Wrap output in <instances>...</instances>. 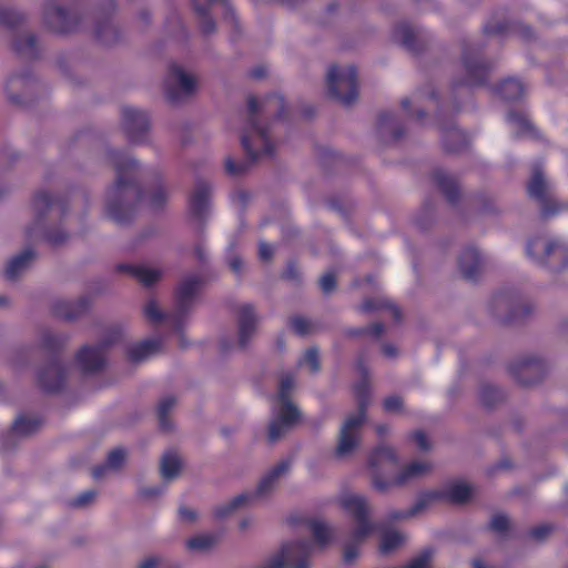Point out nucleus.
<instances>
[{"label": "nucleus", "instance_id": "f257e3e1", "mask_svg": "<svg viewBox=\"0 0 568 568\" xmlns=\"http://www.w3.org/2000/svg\"><path fill=\"white\" fill-rule=\"evenodd\" d=\"M109 159L116 179L106 190V215L118 224H126L132 221L144 196L136 180L139 162L121 150H111Z\"/></svg>", "mask_w": 568, "mask_h": 568}, {"label": "nucleus", "instance_id": "f03ea898", "mask_svg": "<svg viewBox=\"0 0 568 568\" xmlns=\"http://www.w3.org/2000/svg\"><path fill=\"white\" fill-rule=\"evenodd\" d=\"M247 108V123L241 136V143L248 160L235 162L231 158L226 159L225 170L232 176L245 173L258 159L274 155L270 130L258 122L260 104L255 97L248 98Z\"/></svg>", "mask_w": 568, "mask_h": 568}, {"label": "nucleus", "instance_id": "7ed1b4c3", "mask_svg": "<svg viewBox=\"0 0 568 568\" xmlns=\"http://www.w3.org/2000/svg\"><path fill=\"white\" fill-rule=\"evenodd\" d=\"M368 464L373 470V486L382 493L393 486H403L408 480L428 473L432 468L429 463L413 462L404 467L395 477H385L381 468H394L398 465V457L395 450L388 446H377L373 449L368 457Z\"/></svg>", "mask_w": 568, "mask_h": 568}, {"label": "nucleus", "instance_id": "20e7f679", "mask_svg": "<svg viewBox=\"0 0 568 568\" xmlns=\"http://www.w3.org/2000/svg\"><path fill=\"white\" fill-rule=\"evenodd\" d=\"M356 369L362 376L361 381L354 385V395L357 399L358 412L357 414L349 416L341 428L339 439L335 450V454L338 457H343L355 449L359 443L356 433L366 420L371 388L368 368L363 358H358L356 362Z\"/></svg>", "mask_w": 568, "mask_h": 568}, {"label": "nucleus", "instance_id": "39448f33", "mask_svg": "<svg viewBox=\"0 0 568 568\" xmlns=\"http://www.w3.org/2000/svg\"><path fill=\"white\" fill-rule=\"evenodd\" d=\"M67 338L61 335L45 333L42 347L49 353L48 363L38 373V384L44 393L54 394L62 390L67 379V368L61 353Z\"/></svg>", "mask_w": 568, "mask_h": 568}, {"label": "nucleus", "instance_id": "423d86ee", "mask_svg": "<svg viewBox=\"0 0 568 568\" xmlns=\"http://www.w3.org/2000/svg\"><path fill=\"white\" fill-rule=\"evenodd\" d=\"M341 505L357 521V527L352 534L354 542L347 544L344 548V561L351 564L357 558L359 552L357 542L368 537L377 528V525L371 523L368 519L369 509L367 499L364 496H345L341 500Z\"/></svg>", "mask_w": 568, "mask_h": 568}, {"label": "nucleus", "instance_id": "0eeeda50", "mask_svg": "<svg viewBox=\"0 0 568 568\" xmlns=\"http://www.w3.org/2000/svg\"><path fill=\"white\" fill-rule=\"evenodd\" d=\"M463 75L454 78L452 87L459 88L484 87L488 82L493 64L483 58V50L478 47L465 44L462 51Z\"/></svg>", "mask_w": 568, "mask_h": 568}, {"label": "nucleus", "instance_id": "6e6552de", "mask_svg": "<svg viewBox=\"0 0 568 568\" xmlns=\"http://www.w3.org/2000/svg\"><path fill=\"white\" fill-rule=\"evenodd\" d=\"M471 497V487L464 483H454L447 489L429 490L423 493L416 503L408 510H394L388 515L389 520H400L410 518L430 504L437 500H444L452 504H465Z\"/></svg>", "mask_w": 568, "mask_h": 568}, {"label": "nucleus", "instance_id": "1a4fd4ad", "mask_svg": "<svg viewBox=\"0 0 568 568\" xmlns=\"http://www.w3.org/2000/svg\"><path fill=\"white\" fill-rule=\"evenodd\" d=\"M328 97L345 106L358 98L357 69L354 65L342 68L333 64L327 71Z\"/></svg>", "mask_w": 568, "mask_h": 568}, {"label": "nucleus", "instance_id": "9d476101", "mask_svg": "<svg viewBox=\"0 0 568 568\" xmlns=\"http://www.w3.org/2000/svg\"><path fill=\"white\" fill-rule=\"evenodd\" d=\"M526 254L551 271H561L568 266V246L560 240L545 242L539 236L530 239L526 246Z\"/></svg>", "mask_w": 568, "mask_h": 568}, {"label": "nucleus", "instance_id": "9b49d317", "mask_svg": "<svg viewBox=\"0 0 568 568\" xmlns=\"http://www.w3.org/2000/svg\"><path fill=\"white\" fill-rule=\"evenodd\" d=\"M290 469V462L282 460L270 469V471L260 480L254 493H244L235 496L226 505L219 506L214 509V517L222 519L231 515L237 508L248 504L252 499L263 497L274 487L278 477Z\"/></svg>", "mask_w": 568, "mask_h": 568}, {"label": "nucleus", "instance_id": "f8f14e48", "mask_svg": "<svg viewBox=\"0 0 568 568\" xmlns=\"http://www.w3.org/2000/svg\"><path fill=\"white\" fill-rule=\"evenodd\" d=\"M312 549V542L306 539L286 542L270 559L266 568H310Z\"/></svg>", "mask_w": 568, "mask_h": 568}, {"label": "nucleus", "instance_id": "ddd939ff", "mask_svg": "<svg viewBox=\"0 0 568 568\" xmlns=\"http://www.w3.org/2000/svg\"><path fill=\"white\" fill-rule=\"evenodd\" d=\"M32 209L34 211V221L30 225L26 235L28 239L36 236L37 229H42L49 213L57 211L61 217L68 212V200L65 197L52 196L51 194L40 191L32 197Z\"/></svg>", "mask_w": 568, "mask_h": 568}, {"label": "nucleus", "instance_id": "4468645a", "mask_svg": "<svg viewBox=\"0 0 568 568\" xmlns=\"http://www.w3.org/2000/svg\"><path fill=\"white\" fill-rule=\"evenodd\" d=\"M508 372L519 385L530 386L544 378L547 365L539 357L526 356L511 362Z\"/></svg>", "mask_w": 568, "mask_h": 568}, {"label": "nucleus", "instance_id": "2eb2a0df", "mask_svg": "<svg viewBox=\"0 0 568 568\" xmlns=\"http://www.w3.org/2000/svg\"><path fill=\"white\" fill-rule=\"evenodd\" d=\"M165 97L170 103H176L183 97H189L196 89L195 79L184 72L176 63L169 67V73L164 82Z\"/></svg>", "mask_w": 568, "mask_h": 568}, {"label": "nucleus", "instance_id": "dca6fc26", "mask_svg": "<svg viewBox=\"0 0 568 568\" xmlns=\"http://www.w3.org/2000/svg\"><path fill=\"white\" fill-rule=\"evenodd\" d=\"M120 336H109L106 341L98 345H84L75 355V361L83 373L100 372L105 366V356L109 347L115 344Z\"/></svg>", "mask_w": 568, "mask_h": 568}, {"label": "nucleus", "instance_id": "f3484780", "mask_svg": "<svg viewBox=\"0 0 568 568\" xmlns=\"http://www.w3.org/2000/svg\"><path fill=\"white\" fill-rule=\"evenodd\" d=\"M491 303L496 308L504 306L509 311V314L505 318L506 323H511L531 313V306L514 288H505L496 292L493 295Z\"/></svg>", "mask_w": 568, "mask_h": 568}, {"label": "nucleus", "instance_id": "a211bd4d", "mask_svg": "<svg viewBox=\"0 0 568 568\" xmlns=\"http://www.w3.org/2000/svg\"><path fill=\"white\" fill-rule=\"evenodd\" d=\"M81 18L75 12H70L60 6H48L44 10V23L49 30L65 34L77 31Z\"/></svg>", "mask_w": 568, "mask_h": 568}, {"label": "nucleus", "instance_id": "6ab92c4d", "mask_svg": "<svg viewBox=\"0 0 568 568\" xmlns=\"http://www.w3.org/2000/svg\"><path fill=\"white\" fill-rule=\"evenodd\" d=\"M202 285V281L199 276H189L180 283L174 292V311L178 322L184 321L187 313L190 312L194 298L199 293Z\"/></svg>", "mask_w": 568, "mask_h": 568}, {"label": "nucleus", "instance_id": "aec40b11", "mask_svg": "<svg viewBox=\"0 0 568 568\" xmlns=\"http://www.w3.org/2000/svg\"><path fill=\"white\" fill-rule=\"evenodd\" d=\"M527 192L531 199L539 203L544 217L555 215L561 210V206L549 195L548 185L539 170H536L529 180Z\"/></svg>", "mask_w": 568, "mask_h": 568}, {"label": "nucleus", "instance_id": "412c9836", "mask_svg": "<svg viewBox=\"0 0 568 568\" xmlns=\"http://www.w3.org/2000/svg\"><path fill=\"white\" fill-rule=\"evenodd\" d=\"M122 122L131 143H140L145 139L150 126V119L146 112L125 106L122 110Z\"/></svg>", "mask_w": 568, "mask_h": 568}, {"label": "nucleus", "instance_id": "4be33fe9", "mask_svg": "<svg viewBox=\"0 0 568 568\" xmlns=\"http://www.w3.org/2000/svg\"><path fill=\"white\" fill-rule=\"evenodd\" d=\"M393 39L413 54L420 53L425 47L420 32L407 22L394 27Z\"/></svg>", "mask_w": 568, "mask_h": 568}, {"label": "nucleus", "instance_id": "5701e85b", "mask_svg": "<svg viewBox=\"0 0 568 568\" xmlns=\"http://www.w3.org/2000/svg\"><path fill=\"white\" fill-rule=\"evenodd\" d=\"M484 258L473 246L465 247L458 257V268L464 280L476 282L481 273Z\"/></svg>", "mask_w": 568, "mask_h": 568}, {"label": "nucleus", "instance_id": "b1692460", "mask_svg": "<svg viewBox=\"0 0 568 568\" xmlns=\"http://www.w3.org/2000/svg\"><path fill=\"white\" fill-rule=\"evenodd\" d=\"M90 307V298L82 296L77 301L58 300L51 306L53 316L73 321L83 315Z\"/></svg>", "mask_w": 568, "mask_h": 568}, {"label": "nucleus", "instance_id": "393cba45", "mask_svg": "<svg viewBox=\"0 0 568 568\" xmlns=\"http://www.w3.org/2000/svg\"><path fill=\"white\" fill-rule=\"evenodd\" d=\"M483 30L487 36L498 37H504L510 32H518L525 40H529L534 36L532 29L528 26H521L507 19L496 21L494 17L484 24Z\"/></svg>", "mask_w": 568, "mask_h": 568}, {"label": "nucleus", "instance_id": "a878e982", "mask_svg": "<svg viewBox=\"0 0 568 568\" xmlns=\"http://www.w3.org/2000/svg\"><path fill=\"white\" fill-rule=\"evenodd\" d=\"M239 346L245 348L255 333L257 316L251 304H244L239 308Z\"/></svg>", "mask_w": 568, "mask_h": 568}, {"label": "nucleus", "instance_id": "bb28decb", "mask_svg": "<svg viewBox=\"0 0 568 568\" xmlns=\"http://www.w3.org/2000/svg\"><path fill=\"white\" fill-rule=\"evenodd\" d=\"M442 142L445 152L447 153H459L467 149L469 144L468 134L455 126L454 124L448 126H440Z\"/></svg>", "mask_w": 568, "mask_h": 568}, {"label": "nucleus", "instance_id": "cd10ccee", "mask_svg": "<svg viewBox=\"0 0 568 568\" xmlns=\"http://www.w3.org/2000/svg\"><path fill=\"white\" fill-rule=\"evenodd\" d=\"M211 195V185L205 181H199L190 195L189 207L193 217L201 220L205 216Z\"/></svg>", "mask_w": 568, "mask_h": 568}, {"label": "nucleus", "instance_id": "c85d7f7f", "mask_svg": "<svg viewBox=\"0 0 568 568\" xmlns=\"http://www.w3.org/2000/svg\"><path fill=\"white\" fill-rule=\"evenodd\" d=\"M115 270L120 273L130 275L146 287L155 284L162 276L161 271L144 267L142 265L121 263L116 265Z\"/></svg>", "mask_w": 568, "mask_h": 568}, {"label": "nucleus", "instance_id": "c756f323", "mask_svg": "<svg viewBox=\"0 0 568 568\" xmlns=\"http://www.w3.org/2000/svg\"><path fill=\"white\" fill-rule=\"evenodd\" d=\"M433 181L440 192L445 195L447 202L456 205L460 197V190L457 181L442 169H436L433 174Z\"/></svg>", "mask_w": 568, "mask_h": 568}, {"label": "nucleus", "instance_id": "7c9ffc66", "mask_svg": "<svg viewBox=\"0 0 568 568\" xmlns=\"http://www.w3.org/2000/svg\"><path fill=\"white\" fill-rule=\"evenodd\" d=\"M161 348L162 341L160 338H150L131 345L126 355L130 362L138 363L159 353Z\"/></svg>", "mask_w": 568, "mask_h": 568}, {"label": "nucleus", "instance_id": "2f4dec72", "mask_svg": "<svg viewBox=\"0 0 568 568\" xmlns=\"http://www.w3.org/2000/svg\"><path fill=\"white\" fill-rule=\"evenodd\" d=\"M37 253L33 248H26L20 254L13 256L6 270H4V276L9 281L17 280L22 272L30 265V263L36 258Z\"/></svg>", "mask_w": 568, "mask_h": 568}, {"label": "nucleus", "instance_id": "473e14b6", "mask_svg": "<svg viewBox=\"0 0 568 568\" xmlns=\"http://www.w3.org/2000/svg\"><path fill=\"white\" fill-rule=\"evenodd\" d=\"M493 91L505 101H515L525 94V87L518 79L508 78L495 87Z\"/></svg>", "mask_w": 568, "mask_h": 568}, {"label": "nucleus", "instance_id": "72a5a7b5", "mask_svg": "<svg viewBox=\"0 0 568 568\" xmlns=\"http://www.w3.org/2000/svg\"><path fill=\"white\" fill-rule=\"evenodd\" d=\"M506 120L511 126H514L516 136H537L536 128L525 113L510 111L508 112Z\"/></svg>", "mask_w": 568, "mask_h": 568}, {"label": "nucleus", "instance_id": "f704fd0d", "mask_svg": "<svg viewBox=\"0 0 568 568\" xmlns=\"http://www.w3.org/2000/svg\"><path fill=\"white\" fill-rule=\"evenodd\" d=\"M13 51L20 57L37 59L39 57L37 37L33 33H28L17 38L13 42Z\"/></svg>", "mask_w": 568, "mask_h": 568}, {"label": "nucleus", "instance_id": "c9c22d12", "mask_svg": "<svg viewBox=\"0 0 568 568\" xmlns=\"http://www.w3.org/2000/svg\"><path fill=\"white\" fill-rule=\"evenodd\" d=\"M144 315L149 320V322L153 324L161 323L163 321H170L174 325L176 331H180L182 327V322H178L175 315V311L172 314H165L162 312L156 302L154 300L149 301L144 306Z\"/></svg>", "mask_w": 568, "mask_h": 568}, {"label": "nucleus", "instance_id": "e433bc0d", "mask_svg": "<svg viewBox=\"0 0 568 568\" xmlns=\"http://www.w3.org/2000/svg\"><path fill=\"white\" fill-rule=\"evenodd\" d=\"M42 424L43 419L40 417L20 415L13 422L11 432L17 435L28 436L39 430Z\"/></svg>", "mask_w": 568, "mask_h": 568}, {"label": "nucleus", "instance_id": "4c0bfd02", "mask_svg": "<svg viewBox=\"0 0 568 568\" xmlns=\"http://www.w3.org/2000/svg\"><path fill=\"white\" fill-rule=\"evenodd\" d=\"M182 463L175 452H166L161 460V475L164 479L175 478L181 471Z\"/></svg>", "mask_w": 568, "mask_h": 568}, {"label": "nucleus", "instance_id": "58836bf2", "mask_svg": "<svg viewBox=\"0 0 568 568\" xmlns=\"http://www.w3.org/2000/svg\"><path fill=\"white\" fill-rule=\"evenodd\" d=\"M377 129L383 132L389 129L392 138L396 141L405 134V129L402 124L395 123V114L389 111L381 112L377 119Z\"/></svg>", "mask_w": 568, "mask_h": 568}, {"label": "nucleus", "instance_id": "ea45409f", "mask_svg": "<svg viewBox=\"0 0 568 568\" xmlns=\"http://www.w3.org/2000/svg\"><path fill=\"white\" fill-rule=\"evenodd\" d=\"M194 12L200 19V28L203 34H211L215 31V21L210 14L209 6L199 3L197 0H190Z\"/></svg>", "mask_w": 568, "mask_h": 568}, {"label": "nucleus", "instance_id": "a19ab883", "mask_svg": "<svg viewBox=\"0 0 568 568\" xmlns=\"http://www.w3.org/2000/svg\"><path fill=\"white\" fill-rule=\"evenodd\" d=\"M174 405L175 398L173 396L164 397L158 405L156 413L159 426L163 432H170L173 428V424L169 417V414Z\"/></svg>", "mask_w": 568, "mask_h": 568}, {"label": "nucleus", "instance_id": "79ce46f5", "mask_svg": "<svg viewBox=\"0 0 568 568\" xmlns=\"http://www.w3.org/2000/svg\"><path fill=\"white\" fill-rule=\"evenodd\" d=\"M263 109L265 112L273 113L276 120H282L285 115V100L278 93H271L263 100Z\"/></svg>", "mask_w": 568, "mask_h": 568}, {"label": "nucleus", "instance_id": "37998d69", "mask_svg": "<svg viewBox=\"0 0 568 568\" xmlns=\"http://www.w3.org/2000/svg\"><path fill=\"white\" fill-rule=\"evenodd\" d=\"M307 526L311 529L314 540L317 545L321 547L328 545L331 540V530L324 521L317 519H308Z\"/></svg>", "mask_w": 568, "mask_h": 568}, {"label": "nucleus", "instance_id": "c03bdc74", "mask_svg": "<svg viewBox=\"0 0 568 568\" xmlns=\"http://www.w3.org/2000/svg\"><path fill=\"white\" fill-rule=\"evenodd\" d=\"M359 308L362 312H366V313L377 311V310H383V308H389L396 321H399L400 316H402L400 310L397 306L393 305L392 303H389L387 301L379 300V298H366L362 303Z\"/></svg>", "mask_w": 568, "mask_h": 568}, {"label": "nucleus", "instance_id": "a18cd8bd", "mask_svg": "<svg viewBox=\"0 0 568 568\" xmlns=\"http://www.w3.org/2000/svg\"><path fill=\"white\" fill-rule=\"evenodd\" d=\"M404 542V536L396 530H387L381 537L379 551L387 555Z\"/></svg>", "mask_w": 568, "mask_h": 568}, {"label": "nucleus", "instance_id": "49530a36", "mask_svg": "<svg viewBox=\"0 0 568 568\" xmlns=\"http://www.w3.org/2000/svg\"><path fill=\"white\" fill-rule=\"evenodd\" d=\"M385 331V325L381 322L373 323L364 327H354L346 331V335L349 337H362L371 336L374 339H378Z\"/></svg>", "mask_w": 568, "mask_h": 568}, {"label": "nucleus", "instance_id": "de8ad7c7", "mask_svg": "<svg viewBox=\"0 0 568 568\" xmlns=\"http://www.w3.org/2000/svg\"><path fill=\"white\" fill-rule=\"evenodd\" d=\"M24 21V16L11 8L0 7V26L14 30Z\"/></svg>", "mask_w": 568, "mask_h": 568}, {"label": "nucleus", "instance_id": "09e8293b", "mask_svg": "<svg viewBox=\"0 0 568 568\" xmlns=\"http://www.w3.org/2000/svg\"><path fill=\"white\" fill-rule=\"evenodd\" d=\"M282 404L277 418L292 427L294 424L298 422L300 412L292 404L291 399L288 400H278Z\"/></svg>", "mask_w": 568, "mask_h": 568}, {"label": "nucleus", "instance_id": "8fccbe9b", "mask_svg": "<svg viewBox=\"0 0 568 568\" xmlns=\"http://www.w3.org/2000/svg\"><path fill=\"white\" fill-rule=\"evenodd\" d=\"M480 402L486 407H493L504 398L503 392L491 385H484L479 393Z\"/></svg>", "mask_w": 568, "mask_h": 568}, {"label": "nucleus", "instance_id": "3c124183", "mask_svg": "<svg viewBox=\"0 0 568 568\" xmlns=\"http://www.w3.org/2000/svg\"><path fill=\"white\" fill-rule=\"evenodd\" d=\"M288 325L292 331L300 336L311 334L314 328V325L311 321L300 315L292 316L290 318Z\"/></svg>", "mask_w": 568, "mask_h": 568}, {"label": "nucleus", "instance_id": "603ef678", "mask_svg": "<svg viewBox=\"0 0 568 568\" xmlns=\"http://www.w3.org/2000/svg\"><path fill=\"white\" fill-rule=\"evenodd\" d=\"M215 542V538L210 535H200L190 538L186 541V546L192 550H205L211 548Z\"/></svg>", "mask_w": 568, "mask_h": 568}, {"label": "nucleus", "instance_id": "864d4df0", "mask_svg": "<svg viewBox=\"0 0 568 568\" xmlns=\"http://www.w3.org/2000/svg\"><path fill=\"white\" fill-rule=\"evenodd\" d=\"M294 387V376L291 373H286L281 377L277 398L278 400L291 399V392Z\"/></svg>", "mask_w": 568, "mask_h": 568}, {"label": "nucleus", "instance_id": "5fc2aeb1", "mask_svg": "<svg viewBox=\"0 0 568 568\" xmlns=\"http://www.w3.org/2000/svg\"><path fill=\"white\" fill-rule=\"evenodd\" d=\"M288 428L290 426L282 422L281 419H278L277 417L272 419L268 427L270 442L274 443L278 440L288 430Z\"/></svg>", "mask_w": 568, "mask_h": 568}, {"label": "nucleus", "instance_id": "6e6d98bb", "mask_svg": "<svg viewBox=\"0 0 568 568\" xmlns=\"http://www.w3.org/2000/svg\"><path fill=\"white\" fill-rule=\"evenodd\" d=\"M125 460V450L123 448L112 449L106 457V466L110 469H119Z\"/></svg>", "mask_w": 568, "mask_h": 568}, {"label": "nucleus", "instance_id": "4d7b16f0", "mask_svg": "<svg viewBox=\"0 0 568 568\" xmlns=\"http://www.w3.org/2000/svg\"><path fill=\"white\" fill-rule=\"evenodd\" d=\"M69 237L68 233L63 230H45L43 232V239L51 246H57L67 241Z\"/></svg>", "mask_w": 568, "mask_h": 568}, {"label": "nucleus", "instance_id": "13d9d810", "mask_svg": "<svg viewBox=\"0 0 568 568\" xmlns=\"http://www.w3.org/2000/svg\"><path fill=\"white\" fill-rule=\"evenodd\" d=\"M307 364L313 373L320 371L321 364L318 358V351L315 347H311L305 352L303 361L298 362V365Z\"/></svg>", "mask_w": 568, "mask_h": 568}, {"label": "nucleus", "instance_id": "bf43d9fd", "mask_svg": "<svg viewBox=\"0 0 568 568\" xmlns=\"http://www.w3.org/2000/svg\"><path fill=\"white\" fill-rule=\"evenodd\" d=\"M97 496L95 490H85L81 493L78 497L69 501V506L72 508H80L89 505L93 501Z\"/></svg>", "mask_w": 568, "mask_h": 568}, {"label": "nucleus", "instance_id": "052dcab7", "mask_svg": "<svg viewBox=\"0 0 568 568\" xmlns=\"http://www.w3.org/2000/svg\"><path fill=\"white\" fill-rule=\"evenodd\" d=\"M489 527L491 530L498 534L506 532L509 529L508 517L503 514H497L493 516Z\"/></svg>", "mask_w": 568, "mask_h": 568}, {"label": "nucleus", "instance_id": "680f3d73", "mask_svg": "<svg viewBox=\"0 0 568 568\" xmlns=\"http://www.w3.org/2000/svg\"><path fill=\"white\" fill-rule=\"evenodd\" d=\"M166 202V192L163 185L158 186L150 196V205L154 209L163 207Z\"/></svg>", "mask_w": 568, "mask_h": 568}, {"label": "nucleus", "instance_id": "e2e57ef3", "mask_svg": "<svg viewBox=\"0 0 568 568\" xmlns=\"http://www.w3.org/2000/svg\"><path fill=\"white\" fill-rule=\"evenodd\" d=\"M432 558V550H425L418 557L413 559L408 565L398 568H428L429 560Z\"/></svg>", "mask_w": 568, "mask_h": 568}, {"label": "nucleus", "instance_id": "0e129e2a", "mask_svg": "<svg viewBox=\"0 0 568 568\" xmlns=\"http://www.w3.org/2000/svg\"><path fill=\"white\" fill-rule=\"evenodd\" d=\"M383 407L388 413H396L403 408V399L397 395L388 396L383 402Z\"/></svg>", "mask_w": 568, "mask_h": 568}, {"label": "nucleus", "instance_id": "69168bd1", "mask_svg": "<svg viewBox=\"0 0 568 568\" xmlns=\"http://www.w3.org/2000/svg\"><path fill=\"white\" fill-rule=\"evenodd\" d=\"M336 278L333 273H326L320 278V287L323 293L328 294L335 290Z\"/></svg>", "mask_w": 568, "mask_h": 568}, {"label": "nucleus", "instance_id": "338daca9", "mask_svg": "<svg viewBox=\"0 0 568 568\" xmlns=\"http://www.w3.org/2000/svg\"><path fill=\"white\" fill-rule=\"evenodd\" d=\"M552 530L550 525H539L529 530V537L538 541L544 540Z\"/></svg>", "mask_w": 568, "mask_h": 568}, {"label": "nucleus", "instance_id": "774afa93", "mask_svg": "<svg viewBox=\"0 0 568 568\" xmlns=\"http://www.w3.org/2000/svg\"><path fill=\"white\" fill-rule=\"evenodd\" d=\"M412 440L422 450H428L430 445L427 438V435L423 430H415L410 435Z\"/></svg>", "mask_w": 568, "mask_h": 568}]
</instances>
